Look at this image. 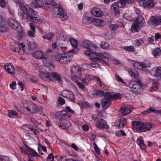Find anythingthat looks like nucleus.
I'll return each instance as SVG.
<instances>
[{
  "mask_svg": "<svg viewBox=\"0 0 161 161\" xmlns=\"http://www.w3.org/2000/svg\"><path fill=\"white\" fill-rule=\"evenodd\" d=\"M81 104L84 108H87L88 106V103L84 100H82L81 101Z\"/></svg>",
  "mask_w": 161,
  "mask_h": 161,
  "instance_id": "nucleus-57",
  "label": "nucleus"
},
{
  "mask_svg": "<svg viewBox=\"0 0 161 161\" xmlns=\"http://www.w3.org/2000/svg\"><path fill=\"white\" fill-rule=\"evenodd\" d=\"M82 21L84 24H87L92 23L93 19L91 17L85 16L83 18Z\"/></svg>",
  "mask_w": 161,
  "mask_h": 161,
  "instance_id": "nucleus-32",
  "label": "nucleus"
},
{
  "mask_svg": "<svg viewBox=\"0 0 161 161\" xmlns=\"http://www.w3.org/2000/svg\"><path fill=\"white\" fill-rule=\"evenodd\" d=\"M158 83L157 82H154L153 83L152 86L151 88V91H156L157 90L158 87Z\"/></svg>",
  "mask_w": 161,
  "mask_h": 161,
  "instance_id": "nucleus-44",
  "label": "nucleus"
},
{
  "mask_svg": "<svg viewBox=\"0 0 161 161\" xmlns=\"http://www.w3.org/2000/svg\"><path fill=\"white\" fill-rule=\"evenodd\" d=\"M153 0H147L146 2V6L149 8H153L154 6Z\"/></svg>",
  "mask_w": 161,
  "mask_h": 161,
  "instance_id": "nucleus-40",
  "label": "nucleus"
},
{
  "mask_svg": "<svg viewBox=\"0 0 161 161\" xmlns=\"http://www.w3.org/2000/svg\"><path fill=\"white\" fill-rule=\"evenodd\" d=\"M70 42L72 46L74 47H76L77 45V42L76 40L72 38L70 39Z\"/></svg>",
  "mask_w": 161,
  "mask_h": 161,
  "instance_id": "nucleus-48",
  "label": "nucleus"
},
{
  "mask_svg": "<svg viewBox=\"0 0 161 161\" xmlns=\"http://www.w3.org/2000/svg\"><path fill=\"white\" fill-rule=\"evenodd\" d=\"M50 80H55L60 84H62V80L60 75L53 70H51Z\"/></svg>",
  "mask_w": 161,
  "mask_h": 161,
  "instance_id": "nucleus-15",
  "label": "nucleus"
},
{
  "mask_svg": "<svg viewBox=\"0 0 161 161\" xmlns=\"http://www.w3.org/2000/svg\"><path fill=\"white\" fill-rule=\"evenodd\" d=\"M129 73L132 78H136L138 75V72L135 69H131L129 71Z\"/></svg>",
  "mask_w": 161,
  "mask_h": 161,
  "instance_id": "nucleus-38",
  "label": "nucleus"
},
{
  "mask_svg": "<svg viewBox=\"0 0 161 161\" xmlns=\"http://www.w3.org/2000/svg\"><path fill=\"white\" fill-rule=\"evenodd\" d=\"M90 75L89 74H86L84 77L81 79V81L83 84L87 85L91 80Z\"/></svg>",
  "mask_w": 161,
  "mask_h": 161,
  "instance_id": "nucleus-26",
  "label": "nucleus"
},
{
  "mask_svg": "<svg viewBox=\"0 0 161 161\" xmlns=\"http://www.w3.org/2000/svg\"><path fill=\"white\" fill-rule=\"evenodd\" d=\"M66 97L71 101H73L74 99L73 93L70 92H69V93Z\"/></svg>",
  "mask_w": 161,
  "mask_h": 161,
  "instance_id": "nucleus-49",
  "label": "nucleus"
},
{
  "mask_svg": "<svg viewBox=\"0 0 161 161\" xmlns=\"http://www.w3.org/2000/svg\"><path fill=\"white\" fill-rule=\"evenodd\" d=\"M54 159V157L53 154L51 153L49 154L47 158V161H53Z\"/></svg>",
  "mask_w": 161,
  "mask_h": 161,
  "instance_id": "nucleus-58",
  "label": "nucleus"
},
{
  "mask_svg": "<svg viewBox=\"0 0 161 161\" xmlns=\"http://www.w3.org/2000/svg\"><path fill=\"white\" fill-rule=\"evenodd\" d=\"M71 75L75 79L80 78L81 75V71L80 68L77 66H74L71 69Z\"/></svg>",
  "mask_w": 161,
  "mask_h": 161,
  "instance_id": "nucleus-13",
  "label": "nucleus"
},
{
  "mask_svg": "<svg viewBox=\"0 0 161 161\" xmlns=\"http://www.w3.org/2000/svg\"><path fill=\"white\" fill-rule=\"evenodd\" d=\"M33 56L36 58L41 59L45 58L46 55L41 51H36L34 52Z\"/></svg>",
  "mask_w": 161,
  "mask_h": 161,
  "instance_id": "nucleus-22",
  "label": "nucleus"
},
{
  "mask_svg": "<svg viewBox=\"0 0 161 161\" xmlns=\"http://www.w3.org/2000/svg\"><path fill=\"white\" fill-rule=\"evenodd\" d=\"M8 23L10 26L14 29H17L19 24L17 21L13 18H10L8 20Z\"/></svg>",
  "mask_w": 161,
  "mask_h": 161,
  "instance_id": "nucleus-21",
  "label": "nucleus"
},
{
  "mask_svg": "<svg viewBox=\"0 0 161 161\" xmlns=\"http://www.w3.org/2000/svg\"><path fill=\"white\" fill-rule=\"evenodd\" d=\"M134 23L142 27H143L144 24H145V20L144 18L142 15H138L135 20Z\"/></svg>",
  "mask_w": 161,
  "mask_h": 161,
  "instance_id": "nucleus-20",
  "label": "nucleus"
},
{
  "mask_svg": "<svg viewBox=\"0 0 161 161\" xmlns=\"http://www.w3.org/2000/svg\"><path fill=\"white\" fill-rule=\"evenodd\" d=\"M100 46L103 49H107L108 48V44L105 42H102L100 44Z\"/></svg>",
  "mask_w": 161,
  "mask_h": 161,
  "instance_id": "nucleus-51",
  "label": "nucleus"
},
{
  "mask_svg": "<svg viewBox=\"0 0 161 161\" xmlns=\"http://www.w3.org/2000/svg\"><path fill=\"white\" fill-rule=\"evenodd\" d=\"M26 149L28 152L27 154L28 155H31L32 156H38V153L33 149L29 147L26 145Z\"/></svg>",
  "mask_w": 161,
  "mask_h": 161,
  "instance_id": "nucleus-28",
  "label": "nucleus"
},
{
  "mask_svg": "<svg viewBox=\"0 0 161 161\" xmlns=\"http://www.w3.org/2000/svg\"><path fill=\"white\" fill-rule=\"evenodd\" d=\"M151 74L155 76H160L161 75V67H154L151 71Z\"/></svg>",
  "mask_w": 161,
  "mask_h": 161,
  "instance_id": "nucleus-24",
  "label": "nucleus"
},
{
  "mask_svg": "<svg viewBox=\"0 0 161 161\" xmlns=\"http://www.w3.org/2000/svg\"><path fill=\"white\" fill-rule=\"evenodd\" d=\"M35 31L29 30L28 31V36L31 37H34L35 36Z\"/></svg>",
  "mask_w": 161,
  "mask_h": 161,
  "instance_id": "nucleus-62",
  "label": "nucleus"
},
{
  "mask_svg": "<svg viewBox=\"0 0 161 161\" xmlns=\"http://www.w3.org/2000/svg\"><path fill=\"white\" fill-rule=\"evenodd\" d=\"M136 142L141 148L144 149L145 148L146 145L144 143V140L142 137L140 136L138 138Z\"/></svg>",
  "mask_w": 161,
  "mask_h": 161,
  "instance_id": "nucleus-27",
  "label": "nucleus"
},
{
  "mask_svg": "<svg viewBox=\"0 0 161 161\" xmlns=\"http://www.w3.org/2000/svg\"><path fill=\"white\" fill-rule=\"evenodd\" d=\"M100 94L101 95L105 94L106 97H108L111 100L113 99L116 100L118 99H120L121 97V95L119 93L114 94L113 93L108 92L107 90H103L100 91Z\"/></svg>",
  "mask_w": 161,
  "mask_h": 161,
  "instance_id": "nucleus-8",
  "label": "nucleus"
},
{
  "mask_svg": "<svg viewBox=\"0 0 161 161\" xmlns=\"http://www.w3.org/2000/svg\"><path fill=\"white\" fill-rule=\"evenodd\" d=\"M23 129L28 131H31L35 134H36L37 132V131L35 128L27 125H24L23 127Z\"/></svg>",
  "mask_w": 161,
  "mask_h": 161,
  "instance_id": "nucleus-31",
  "label": "nucleus"
},
{
  "mask_svg": "<svg viewBox=\"0 0 161 161\" xmlns=\"http://www.w3.org/2000/svg\"><path fill=\"white\" fill-rule=\"evenodd\" d=\"M53 36V34L52 33L47 34L42 36L43 38L44 39L50 40L51 39Z\"/></svg>",
  "mask_w": 161,
  "mask_h": 161,
  "instance_id": "nucleus-52",
  "label": "nucleus"
},
{
  "mask_svg": "<svg viewBox=\"0 0 161 161\" xmlns=\"http://www.w3.org/2000/svg\"><path fill=\"white\" fill-rule=\"evenodd\" d=\"M93 145L96 153L98 154L99 153H100V149L98 147L97 144L95 143H93Z\"/></svg>",
  "mask_w": 161,
  "mask_h": 161,
  "instance_id": "nucleus-60",
  "label": "nucleus"
},
{
  "mask_svg": "<svg viewBox=\"0 0 161 161\" xmlns=\"http://www.w3.org/2000/svg\"><path fill=\"white\" fill-rule=\"evenodd\" d=\"M129 86L133 92L136 93H140L143 91L142 84L136 81H130L129 84Z\"/></svg>",
  "mask_w": 161,
  "mask_h": 161,
  "instance_id": "nucleus-5",
  "label": "nucleus"
},
{
  "mask_svg": "<svg viewBox=\"0 0 161 161\" xmlns=\"http://www.w3.org/2000/svg\"><path fill=\"white\" fill-rule=\"evenodd\" d=\"M92 23H93L94 25L97 26H102L104 25L103 21L97 19H93Z\"/></svg>",
  "mask_w": 161,
  "mask_h": 161,
  "instance_id": "nucleus-30",
  "label": "nucleus"
},
{
  "mask_svg": "<svg viewBox=\"0 0 161 161\" xmlns=\"http://www.w3.org/2000/svg\"><path fill=\"white\" fill-rule=\"evenodd\" d=\"M43 62L45 65V67H43L44 68V67L46 68V67L48 68L49 67H50L51 65V64L50 59L46 57V56H45V57L43 58Z\"/></svg>",
  "mask_w": 161,
  "mask_h": 161,
  "instance_id": "nucleus-35",
  "label": "nucleus"
},
{
  "mask_svg": "<svg viewBox=\"0 0 161 161\" xmlns=\"http://www.w3.org/2000/svg\"><path fill=\"white\" fill-rule=\"evenodd\" d=\"M97 61H92L90 63V64L93 68H97L98 67V64L96 63Z\"/></svg>",
  "mask_w": 161,
  "mask_h": 161,
  "instance_id": "nucleus-53",
  "label": "nucleus"
},
{
  "mask_svg": "<svg viewBox=\"0 0 161 161\" xmlns=\"http://www.w3.org/2000/svg\"><path fill=\"white\" fill-rule=\"evenodd\" d=\"M74 52V50L69 51L62 55H58L56 58V59L62 64H67L69 63L71 59V55L69 54L72 53Z\"/></svg>",
  "mask_w": 161,
  "mask_h": 161,
  "instance_id": "nucleus-6",
  "label": "nucleus"
},
{
  "mask_svg": "<svg viewBox=\"0 0 161 161\" xmlns=\"http://www.w3.org/2000/svg\"><path fill=\"white\" fill-rule=\"evenodd\" d=\"M117 135L119 136H125L126 134L125 132L122 130L118 131L117 133Z\"/></svg>",
  "mask_w": 161,
  "mask_h": 161,
  "instance_id": "nucleus-61",
  "label": "nucleus"
},
{
  "mask_svg": "<svg viewBox=\"0 0 161 161\" xmlns=\"http://www.w3.org/2000/svg\"><path fill=\"white\" fill-rule=\"evenodd\" d=\"M82 46L84 48H93L97 49L98 47L94 44L91 43L89 41H85L83 42Z\"/></svg>",
  "mask_w": 161,
  "mask_h": 161,
  "instance_id": "nucleus-19",
  "label": "nucleus"
},
{
  "mask_svg": "<svg viewBox=\"0 0 161 161\" xmlns=\"http://www.w3.org/2000/svg\"><path fill=\"white\" fill-rule=\"evenodd\" d=\"M18 4L22 13L24 18L29 21L36 23L40 21L41 19L38 14L29 5H24L19 0H14Z\"/></svg>",
  "mask_w": 161,
  "mask_h": 161,
  "instance_id": "nucleus-1",
  "label": "nucleus"
},
{
  "mask_svg": "<svg viewBox=\"0 0 161 161\" xmlns=\"http://www.w3.org/2000/svg\"><path fill=\"white\" fill-rule=\"evenodd\" d=\"M7 3L6 0H0V6L4 8L6 6Z\"/></svg>",
  "mask_w": 161,
  "mask_h": 161,
  "instance_id": "nucleus-56",
  "label": "nucleus"
},
{
  "mask_svg": "<svg viewBox=\"0 0 161 161\" xmlns=\"http://www.w3.org/2000/svg\"><path fill=\"white\" fill-rule=\"evenodd\" d=\"M151 112H153L154 113L156 114L160 113L161 114V110L158 111L157 110H155L153 108L151 107L148 108L147 110L143 112L142 113L143 114H149Z\"/></svg>",
  "mask_w": 161,
  "mask_h": 161,
  "instance_id": "nucleus-29",
  "label": "nucleus"
},
{
  "mask_svg": "<svg viewBox=\"0 0 161 161\" xmlns=\"http://www.w3.org/2000/svg\"><path fill=\"white\" fill-rule=\"evenodd\" d=\"M8 28L7 25H0V31L2 32H4L7 31Z\"/></svg>",
  "mask_w": 161,
  "mask_h": 161,
  "instance_id": "nucleus-43",
  "label": "nucleus"
},
{
  "mask_svg": "<svg viewBox=\"0 0 161 161\" xmlns=\"http://www.w3.org/2000/svg\"><path fill=\"white\" fill-rule=\"evenodd\" d=\"M96 126L100 130H102L106 128L107 125L106 122L103 119L100 118L98 119L97 122Z\"/></svg>",
  "mask_w": 161,
  "mask_h": 161,
  "instance_id": "nucleus-17",
  "label": "nucleus"
},
{
  "mask_svg": "<svg viewBox=\"0 0 161 161\" xmlns=\"http://www.w3.org/2000/svg\"><path fill=\"white\" fill-rule=\"evenodd\" d=\"M103 90H105L104 89H102L99 90L96 92V94L98 96H103L105 97L101 101V104L103 108L104 109H106L108 107H109L111 104V102H110L111 99H109L108 97L106 96L105 94L104 95H101L100 94V91Z\"/></svg>",
  "mask_w": 161,
  "mask_h": 161,
  "instance_id": "nucleus-7",
  "label": "nucleus"
},
{
  "mask_svg": "<svg viewBox=\"0 0 161 161\" xmlns=\"http://www.w3.org/2000/svg\"><path fill=\"white\" fill-rule=\"evenodd\" d=\"M59 125L61 128L66 129L70 127V125L69 122H67L66 123L64 124L60 123Z\"/></svg>",
  "mask_w": 161,
  "mask_h": 161,
  "instance_id": "nucleus-41",
  "label": "nucleus"
},
{
  "mask_svg": "<svg viewBox=\"0 0 161 161\" xmlns=\"http://www.w3.org/2000/svg\"><path fill=\"white\" fill-rule=\"evenodd\" d=\"M92 14L94 16L97 17H102L103 15V13L99 8L95 7L91 11Z\"/></svg>",
  "mask_w": 161,
  "mask_h": 161,
  "instance_id": "nucleus-18",
  "label": "nucleus"
},
{
  "mask_svg": "<svg viewBox=\"0 0 161 161\" xmlns=\"http://www.w3.org/2000/svg\"><path fill=\"white\" fill-rule=\"evenodd\" d=\"M124 49L126 51L130 52H134L135 49L134 47L131 46H125L124 47Z\"/></svg>",
  "mask_w": 161,
  "mask_h": 161,
  "instance_id": "nucleus-45",
  "label": "nucleus"
},
{
  "mask_svg": "<svg viewBox=\"0 0 161 161\" xmlns=\"http://www.w3.org/2000/svg\"><path fill=\"white\" fill-rule=\"evenodd\" d=\"M59 34L58 35V36L61 38V40L65 41L67 39V36L65 33L61 31H59Z\"/></svg>",
  "mask_w": 161,
  "mask_h": 161,
  "instance_id": "nucleus-39",
  "label": "nucleus"
},
{
  "mask_svg": "<svg viewBox=\"0 0 161 161\" xmlns=\"http://www.w3.org/2000/svg\"><path fill=\"white\" fill-rule=\"evenodd\" d=\"M4 67L5 70L8 73L14 75L15 73V69L12 64H6L4 65Z\"/></svg>",
  "mask_w": 161,
  "mask_h": 161,
  "instance_id": "nucleus-16",
  "label": "nucleus"
},
{
  "mask_svg": "<svg viewBox=\"0 0 161 161\" xmlns=\"http://www.w3.org/2000/svg\"><path fill=\"white\" fill-rule=\"evenodd\" d=\"M20 149L22 153L24 155L27 154L28 152H27V150L26 149V145L25 146V148L23 147H21L20 148Z\"/></svg>",
  "mask_w": 161,
  "mask_h": 161,
  "instance_id": "nucleus-59",
  "label": "nucleus"
},
{
  "mask_svg": "<svg viewBox=\"0 0 161 161\" xmlns=\"http://www.w3.org/2000/svg\"><path fill=\"white\" fill-rule=\"evenodd\" d=\"M70 91H67L66 90H64L62 92V95L64 97H66L69 93Z\"/></svg>",
  "mask_w": 161,
  "mask_h": 161,
  "instance_id": "nucleus-63",
  "label": "nucleus"
},
{
  "mask_svg": "<svg viewBox=\"0 0 161 161\" xmlns=\"http://www.w3.org/2000/svg\"><path fill=\"white\" fill-rule=\"evenodd\" d=\"M126 122L127 121L126 119L124 118H121L119 120L116 121V124L119 127L122 128L124 127Z\"/></svg>",
  "mask_w": 161,
  "mask_h": 161,
  "instance_id": "nucleus-23",
  "label": "nucleus"
},
{
  "mask_svg": "<svg viewBox=\"0 0 161 161\" xmlns=\"http://www.w3.org/2000/svg\"><path fill=\"white\" fill-rule=\"evenodd\" d=\"M150 63L148 62L142 63H135L133 64L134 67L139 70H142L145 72H148L149 70L147 68L150 66Z\"/></svg>",
  "mask_w": 161,
  "mask_h": 161,
  "instance_id": "nucleus-10",
  "label": "nucleus"
},
{
  "mask_svg": "<svg viewBox=\"0 0 161 161\" xmlns=\"http://www.w3.org/2000/svg\"><path fill=\"white\" fill-rule=\"evenodd\" d=\"M118 6L119 8H123L125 6V2L124 0H120L118 2Z\"/></svg>",
  "mask_w": 161,
  "mask_h": 161,
  "instance_id": "nucleus-46",
  "label": "nucleus"
},
{
  "mask_svg": "<svg viewBox=\"0 0 161 161\" xmlns=\"http://www.w3.org/2000/svg\"><path fill=\"white\" fill-rule=\"evenodd\" d=\"M18 45L19 47V53L21 54H23L24 52V45L23 44L19 43H18Z\"/></svg>",
  "mask_w": 161,
  "mask_h": 161,
  "instance_id": "nucleus-42",
  "label": "nucleus"
},
{
  "mask_svg": "<svg viewBox=\"0 0 161 161\" xmlns=\"http://www.w3.org/2000/svg\"><path fill=\"white\" fill-rule=\"evenodd\" d=\"M44 69L45 71L42 70L40 71V76L41 79L44 81L50 80L51 70L47 67H46V69L45 67Z\"/></svg>",
  "mask_w": 161,
  "mask_h": 161,
  "instance_id": "nucleus-12",
  "label": "nucleus"
},
{
  "mask_svg": "<svg viewBox=\"0 0 161 161\" xmlns=\"http://www.w3.org/2000/svg\"><path fill=\"white\" fill-rule=\"evenodd\" d=\"M24 107L28 111L32 113H37L40 110L37 106L33 103L30 104L28 106H24Z\"/></svg>",
  "mask_w": 161,
  "mask_h": 161,
  "instance_id": "nucleus-14",
  "label": "nucleus"
},
{
  "mask_svg": "<svg viewBox=\"0 0 161 161\" xmlns=\"http://www.w3.org/2000/svg\"><path fill=\"white\" fill-rule=\"evenodd\" d=\"M140 6L145 7L146 6V0H137Z\"/></svg>",
  "mask_w": 161,
  "mask_h": 161,
  "instance_id": "nucleus-50",
  "label": "nucleus"
},
{
  "mask_svg": "<svg viewBox=\"0 0 161 161\" xmlns=\"http://www.w3.org/2000/svg\"><path fill=\"white\" fill-rule=\"evenodd\" d=\"M41 0H34L32 2L31 6L35 8L40 7L42 8L43 6H41L39 3Z\"/></svg>",
  "mask_w": 161,
  "mask_h": 161,
  "instance_id": "nucleus-36",
  "label": "nucleus"
},
{
  "mask_svg": "<svg viewBox=\"0 0 161 161\" xmlns=\"http://www.w3.org/2000/svg\"><path fill=\"white\" fill-rule=\"evenodd\" d=\"M148 23L150 25L157 26L161 25V16H153L148 20Z\"/></svg>",
  "mask_w": 161,
  "mask_h": 161,
  "instance_id": "nucleus-11",
  "label": "nucleus"
},
{
  "mask_svg": "<svg viewBox=\"0 0 161 161\" xmlns=\"http://www.w3.org/2000/svg\"><path fill=\"white\" fill-rule=\"evenodd\" d=\"M75 82L80 88L82 89H84L85 88V86L84 84H83V83H82L81 82L78 81H75Z\"/></svg>",
  "mask_w": 161,
  "mask_h": 161,
  "instance_id": "nucleus-55",
  "label": "nucleus"
},
{
  "mask_svg": "<svg viewBox=\"0 0 161 161\" xmlns=\"http://www.w3.org/2000/svg\"><path fill=\"white\" fill-rule=\"evenodd\" d=\"M152 54L155 58L161 54V50L159 48L155 49L152 52Z\"/></svg>",
  "mask_w": 161,
  "mask_h": 161,
  "instance_id": "nucleus-37",
  "label": "nucleus"
},
{
  "mask_svg": "<svg viewBox=\"0 0 161 161\" xmlns=\"http://www.w3.org/2000/svg\"><path fill=\"white\" fill-rule=\"evenodd\" d=\"M119 25L116 24H114L110 25L109 27L111 30L115 31L119 28Z\"/></svg>",
  "mask_w": 161,
  "mask_h": 161,
  "instance_id": "nucleus-47",
  "label": "nucleus"
},
{
  "mask_svg": "<svg viewBox=\"0 0 161 161\" xmlns=\"http://www.w3.org/2000/svg\"><path fill=\"white\" fill-rule=\"evenodd\" d=\"M92 49V48H87L86 50L84 51V53L86 55H88V56L91 57L92 53L93 52L91 51V50Z\"/></svg>",
  "mask_w": 161,
  "mask_h": 161,
  "instance_id": "nucleus-54",
  "label": "nucleus"
},
{
  "mask_svg": "<svg viewBox=\"0 0 161 161\" xmlns=\"http://www.w3.org/2000/svg\"><path fill=\"white\" fill-rule=\"evenodd\" d=\"M65 161H82V160L77 158L75 159H65Z\"/></svg>",
  "mask_w": 161,
  "mask_h": 161,
  "instance_id": "nucleus-64",
  "label": "nucleus"
},
{
  "mask_svg": "<svg viewBox=\"0 0 161 161\" xmlns=\"http://www.w3.org/2000/svg\"><path fill=\"white\" fill-rule=\"evenodd\" d=\"M42 2L46 4L49 5L48 6H43L42 8L46 9L47 11L50 12L55 7H56L57 3L55 0H42Z\"/></svg>",
  "mask_w": 161,
  "mask_h": 161,
  "instance_id": "nucleus-9",
  "label": "nucleus"
},
{
  "mask_svg": "<svg viewBox=\"0 0 161 161\" xmlns=\"http://www.w3.org/2000/svg\"><path fill=\"white\" fill-rule=\"evenodd\" d=\"M131 111V109L128 107H122L119 111V113L121 114L122 115H125L129 113Z\"/></svg>",
  "mask_w": 161,
  "mask_h": 161,
  "instance_id": "nucleus-25",
  "label": "nucleus"
},
{
  "mask_svg": "<svg viewBox=\"0 0 161 161\" xmlns=\"http://www.w3.org/2000/svg\"><path fill=\"white\" fill-rule=\"evenodd\" d=\"M8 115L10 117L12 118H16L18 116V114L17 112L14 110H9L8 112Z\"/></svg>",
  "mask_w": 161,
  "mask_h": 161,
  "instance_id": "nucleus-34",
  "label": "nucleus"
},
{
  "mask_svg": "<svg viewBox=\"0 0 161 161\" xmlns=\"http://www.w3.org/2000/svg\"><path fill=\"white\" fill-rule=\"evenodd\" d=\"M109 58V55L106 53H97L92 52L90 58L91 59H93V61H98L102 64H106L107 62L104 59H108Z\"/></svg>",
  "mask_w": 161,
  "mask_h": 161,
  "instance_id": "nucleus-3",
  "label": "nucleus"
},
{
  "mask_svg": "<svg viewBox=\"0 0 161 161\" xmlns=\"http://www.w3.org/2000/svg\"><path fill=\"white\" fill-rule=\"evenodd\" d=\"M132 129L140 132H145L149 130L152 127V125L148 122L144 123L138 121H133Z\"/></svg>",
  "mask_w": 161,
  "mask_h": 161,
  "instance_id": "nucleus-2",
  "label": "nucleus"
},
{
  "mask_svg": "<svg viewBox=\"0 0 161 161\" xmlns=\"http://www.w3.org/2000/svg\"><path fill=\"white\" fill-rule=\"evenodd\" d=\"M142 28V27H139V25L134 23L133 25L131 27L130 30L132 32H138Z\"/></svg>",
  "mask_w": 161,
  "mask_h": 161,
  "instance_id": "nucleus-33",
  "label": "nucleus"
},
{
  "mask_svg": "<svg viewBox=\"0 0 161 161\" xmlns=\"http://www.w3.org/2000/svg\"><path fill=\"white\" fill-rule=\"evenodd\" d=\"M53 13L55 17L59 18L63 21L68 19L67 14L64 12L62 8L59 6L54 8Z\"/></svg>",
  "mask_w": 161,
  "mask_h": 161,
  "instance_id": "nucleus-4",
  "label": "nucleus"
}]
</instances>
